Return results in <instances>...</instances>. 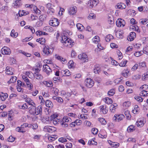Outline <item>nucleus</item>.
<instances>
[{
  "label": "nucleus",
  "mask_w": 148,
  "mask_h": 148,
  "mask_svg": "<svg viewBox=\"0 0 148 148\" xmlns=\"http://www.w3.org/2000/svg\"><path fill=\"white\" fill-rule=\"evenodd\" d=\"M29 113L32 115H41L42 113V107L41 106H39L37 108L32 106L29 108Z\"/></svg>",
  "instance_id": "1"
},
{
  "label": "nucleus",
  "mask_w": 148,
  "mask_h": 148,
  "mask_svg": "<svg viewBox=\"0 0 148 148\" xmlns=\"http://www.w3.org/2000/svg\"><path fill=\"white\" fill-rule=\"evenodd\" d=\"M71 121V119L68 116H64L62 120L61 123V125L62 127H68V124Z\"/></svg>",
  "instance_id": "2"
},
{
  "label": "nucleus",
  "mask_w": 148,
  "mask_h": 148,
  "mask_svg": "<svg viewBox=\"0 0 148 148\" xmlns=\"http://www.w3.org/2000/svg\"><path fill=\"white\" fill-rule=\"evenodd\" d=\"M53 50V49L50 48L48 46H45L43 49L42 54L45 56H49L51 54Z\"/></svg>",
  "instance_id": "3"
},
{
  "label": "nucleus",
  "mask_w": 148,
  "mask_h": 148,
  "mask_svg": "<svg viewBox=\"0 0 148 148\" xmlns=\"http://www.w3.org/2000/svg\"><path fill=\"white\" fill-rule=\"evenodd\" d=\"M86 86L88 88H91L92 87L94 84V81L90 78L86 79L84 82Z\"/></svg>",
  "instance_id": "4"
},
{
  "label": "nucleus",
  "mask_w": 148,
  "mask_h": 148,
  "mask_svg": "<svg viewBox=\"0 0 148 148\" xmlns=\"http://www.w3.org/2000/svg\"><path fill=\"white\" fill-rule=\"evenodd\" d=\"M25 6L26 8L29 7L31 9H33L34 11L36 14H40L41 12V11L37 7L34 5L27 4L25 5Z\"/></svg>",
  "instance_id": "5"
},
{
  "label": "nucleus",
  "mask_w": 148,
  "mask_h": 148,
  "mask_svg": "<svg viewBox=\"0 0 148 148\" xmlns=\"http://www.w3.org/2000/svg\"><path fill=\"white\" fill-rule=\"evenodd\" d=\"M99 3L98 0H90L88 3V6L90 8L96 6Z\"/></svg>",
  "instance_id": "6"
},
{
  "label": "nucleus",
  "mask_w": 148,
  "mask_h": 148,
  "mask_svg": "<svg viewBox=\"0 0 148 148\" xmlns=\"http://www.w3.org/2000/svg\"><path fill=\"white\" fill-rule=\"evenodd\" d=\"M124 118V116L123 114H115L113 118V119L114 121L119 122L123 120Z\"/></svg>",
  "instance_id": "7"
},
{
  "label": "nucleus",
  "mask_w": 148,
  "mask_h": 148,
  "mask_svg": "<svg viewBox=\"0 0 148 148\" xmlns=\"http://www.w3.org/2000/svg\"><path fill=\"white\" fill-rule=\"evenodd\" d=\"M49 23L50 25L54 27H56L58 26L60 23L58 19L54 18H52L49 21Z\"/></svg>",
  "instance_id": "8"
},
{
  "label": "nucleus",
  "mask_w": 148,
  "mask_h": 148,
  "mask_svg": "<svg viewBox=\"0 0 148 148\" xmlns=\"http://www.w3.org/2000/svg\"><path fill=\"white\" fill-rule=\"evenodd\" d=\"M116 25L118 27H123L125 26V22L123 19L121 18H119L116 21Z\"/></svg>",
  "instance_id": "9"
},
{
  "label": "nucleus",
  "mask_w": 148,
  "mask_h": 148,
  "mask_svg": "<svg viewBox=\"0 0 148 148\" xmlns=\"http://www.w3.org/2000/svg\"><path fill=\"white\" fill-rule=\"evenodd\" d=\"M1 51L2 53L4 55H9L11 53L10 49L6 47H3Z\"/></svg>",
  "instance_id": "10"
},
{
  "label": "nucleus",
  "mask_w": 148,
  "mask_h": 148,
  "mask_svg": "<svg viewBox=\"0 0 148 148\" xmlns=\"http://www.w3.org/2000/svg\"><path fill=\"white\" fill-rule=\"evenodd\" d=\"M76 12V8L75 6L70 7L68 9V13L71 15L75 14Z\"/></svg>",
  "instance_id": "11"
},
{
  "label": "nucleus",
  "mask_w": 148,
  "mask_h": 148,
  "mask_svg": "<svg viewBox=\"0 0 148 148\" xmlns=\"http://www.w3.org/2000/svg\"><path fill=\"white\" fill-rule=\"evenodd\" d=\"M43 71L48 75H49L52 72L51 69L47 64L43 65Z\"/></svg>",
  "instance_id": "12"
},
{
  "label": "nucleus",
  "mask_w": 148,
  "mask_h": 148,
  "mask_svg": "<svg viewBox=\"0 0 148 148\" xmlns=\"http://www.w3.org/2000/svg\"><path fill=\"white\" fill-rule=\"evenodd\" d=\"M54 128L53 127L46 126L44 127V130L45 132L51 133L54 131Z\"/></svg>",
  "instance_id": "13"
},
{
  "label": "nucleus",
  "mask_w": 148,
  "mask_h": 148,
  "mask_svg": "<svg viewBox=\"0 0 148 148\" xmlns=\"http://www.w3.org/2000/svg\"><path fill=\"white\" fill-rule=\"evenodd\" d=\"M136 37V34L134 32H131L130 35L127 37V39L129 41L133 40Z\"/></svg>",
  "instance_id": "14"
},
{
  "label": "nucleus",
  "mask_w": 148,
  "mask_h": 148,
  "mask_svg": "<svg viewBox=\"0 0 148 148\" xmlns=\"http://www.w3.org/2000/svg\"><path fill=\"white\" fill-rule=\"evenodd\" d=\"M13 6L14 8H17L19 7L21 5H22V3L21 1V0H16L13 3Z\"/></svg>",
  "instance_id": "15"
},
{
  "label": "nucleus",
  "mask_w": 148,
  "mask_h": 148,
  "mask_svg": "<svg viewBox=\"0 0 148 148\" xmlns=\"http://www.w3.org/2000/svg\"><path fill=\"white\" fill-rule=\"evenodd\" d=\"M126 7V6L125 4L121 3H117L115 6V8L116 9H125Z\"/></svg>",
  "instance_id": "16"
},
{
  "label": "nucleus",
  "mask_w": 148,
  "mask_h": 148,
  "mask_svg": "<svg viewBox=\"0 0 148 148\" xmlns=\"http://www.w3.org/2000/svg\"><path fill=\"white\" fill-rule=\"evenodd\" d=\"M78 58L80 59L84 60V62H86V58H87V56L85 53H82L78 55Z\"/></svg>",
  "instance_id": "17"
},
{
  "label": "nucleus",
  "mask_w": 148,
  "mask_h": 148,
  "mask_svg": "<svg viewBox=\"0 0 148 148\" xmlns=\"http://www.w3.org/2000/svg\"><path fill=\"white\" fill-rule=\"evenodd\" d=\"M41 119L42 122L44 123H45L47 124H49L51 123V121L50 119L49 118H41Z\"/></svg>",
  "instance_id": "18"
},
{
  "label": "nucleus",
  "mask_w": 148,
  "mask_h": 148,
  "mask_svg": "<svg viewBox=\"0 0 148 148\" xmlns=\"http://www.w3.org/2000/svg\"><path fill=\"white\" fill-rule=\"evenodd\" d=\"M65 41L64 43H63L65 46H69L71 47L72 46V43L73 42L70 39H68L67 40H64Z\"/></svg>",
  "instance_id": "19"
},
{
  "label": "nucleus",
  "mask_w": 148,
  "mask_h": 148,
  "mask_svg": "<svg viewBox=\"0 0 148 148\" xmlns=\"http://www.w3.org/2000/svg\"><path fill=\"white\" fill-rule=\"evenodd\" d=\"M35 78L38 80H41L43 78L42 75L39 73H35L34 74Z\"/></svg>",
  "instance_id": "20"
},
{
  "label": "nucleus",
  "mask_w": 148,
  "mask_h": 148,
  "mask_svg": "<svg viewBox=\"0 0 148 148\" xmlns=\"http://www.w3.org/2000/svg\"><path fill=\"white\" fill-rule=\"evenodd\" d=\"M55 58L56 59H57L59 60H60V61H62V63L63 64V63H66L67 62L66 60L64 58H62L60 56L57 55H56L55 56Z\"/></svg>",
  "instance_id": "21"
},
{
  "label": "nucleus",
  "mask_w": 148,
  "mask_h": 148,
  "mask_svg": "<svg viewBox=\"0 0 148 148\" xmlns=\"http://www.w3.org/2000/svg\"><path fill=\"white\" fill-rule=\"evenodd\" d=\"M6 73L8 75H12L13 74V69L12 68L7 66L5 69Z\"/></svg>",
  "instance_id": "22"
},
{
  "label": "nucleus",
  "mask_w": 148,
  "mask_h": 148,
  "mask_svg": "<svg viewBox=\"0 0 148 148\" xmlns=\"http://www.w3.org/2000/svg\"><path fill=\"white\" fill-rule=\"evenodd\" d=\"M109 143L111 146L112 147L115 148L118 147L119 146V144L116 142H112L110 140L108 141Z\"/></svg>",
  "instance_id": "23"
},
{
  "label": "nucleus",
  "mask_w": 148,
  "mask_h": 148,
  "mask_svg": "<svg viewBox=\"0 0 148 148\" xmlns=\"http://www.w3.org/2000/svg\"><path fill=\"white\" fill-rule=\"evenodd\" d=\"M45 86L48 87H51L53 86V84L52 82L51 81H44L43 82Z\"/></svg>",
  "instance_id": "24"
},
{
  "label": "nucleus",
  "mask_w": 148,
  "mask_h": 148,
  "mask_svg": "<svg viewBox=\"0 0 148 148\" xmlns=\"http://www.w3.org/2000/svg\"><path fill=\"white\" fill-rule=\"evenodd\" d=\"M8 95L6 93H3L2 92L0 94V98L2 101H5L8 97Z\"/></svg>",
  "instance_id": "25"
},
{
  "label": "nucleus",
  "mask_w": 148,
  "mask_h": 148,
  "mask_svg": "<svg viewBox=\"0 0 148 148\" xmlns=\"http://www.w3.org/2000/svg\"><path fill=\"white\" fill-rule=\"evenodd\" d=\"M100 111L102 112L103 113L105 114L107 113L108 110L106 109L105 105H102L100 106Z\"/></svg>",
  "instance_id": "26"
},
{
  "label": "nucleus",
  "mask_w": 148,
  "mask_h": 148,
  "mask_svg": "<svg viewBox=\"0 0 148 148\" xmlns=\"http://www.w3.org/2000/svg\"><path fill=\"white\" fill-rule=\"evenodd\" d=\"M117 106V104L114 103L113 104H112L110 107V111L114 113L115 111L116 107Z\"/></svg>",
  "instance_id": "27"
},
{
  "label": "nucleus",
  "mask_w": 148,
  "mask_h": 148,
  "mask_svg": "<svg viewBox=\"0 0 148 148\" xmlns=\"http://www.w3.org/2000/svg\"><path fill=\"white\" fill-rule=\"evenodd\" d=\"M46 106L49 108H52L53 106V104L51 101L49 100H47L45 102Z\"/></svg>",
  "instance_id": "28"
},
{
  "label": "nucleus",
  "mask_w": 148,
  "mask_h": 148,
  "mask_svg": "<svg viewBox=\"0 0 148 148\" xmlns=\"http://www.w3.org/2000/svg\"><path fill=\"white\" fill-rule=\"evenodd\" d=\"M94 72L96 74H99L101 71L100 68L98 65L95 66V68L94 69Z\"/></svg>",
  "instance_id": "29"
},
{
  "label": "nucleus",
  "mask_w": 148,
  "mask_h": 148,
  "mask_svg": "<svg viewBox=\"0 0 148 148\" xmlns=\"http://www.w3.org/2000/svg\"><path fill=\"white\" fill-rule=\"evenodd\" d=\"M140 95L141 97H146L148 95V91L142 90L140 92Z\"/></svg>",
  "instance_id": "30"
},
{
  "label": "nucleus",
  "mask_w": 148,
  "mask_h": 148,
  "mask_svg": "<svg viewBox=\"0 0 148 148\" xmlns=\"http://www.w3.org/2000/svg\"><path fill=\"white\" fill-rule=\"evenodd\" d=\"M127 62V61L125 59H123L120 62L119 65L121 67H125L127 66L126 64Z\"/></svg>",
  "instance_id": "31"
},
{
  "label": "nucleus",
  "mask_w": 148,
  "mask_h": 148,
  "mask_svg": "<svg viewBox=\"0 0 148 148\" xmlns=\"http://www.w3.org/2000/svg\"><path fill=\"white\" fill-rule=\"evenodd\" d=\"M51 90L52 92L56 96H57L58 95L59 90L57 88L52 87L51 88Z\"/></svg>",
  "instance_id": "32"
},
{
  "label": "nucleus",
  "mask_w": 148,
  "mask_h": 148,
  "mask_svg": "<svg viewBox=\"0 0 148 148\" xmlns=\"http://www.w3.org/2000/svg\"><path fill=\"white\" fill-rule=\"evenodd\" d=\"M135 130L134 126L133 125L129 126L127 128V131L128 132H133Z\"/></svg>",
  "instance_id": "33"
},
{
  "label": "nucleus",
  "mask_w": 148,
  "mask_h": 148,
  "mask_svg": "<svg viewBox=\"0 0 148 148\" xmlns=\"http://www.w3.org/2000/svg\"><path fill=\"white\" fill-rule=\"evenodd\" d=\"M136 124L138 127H142L144 125L143 121L140 119H139L136 122Z\"/></svg>",
  "instance_id": "34"
},
{
  "label": "nucleus",
  "mask_w": 148,
  "mask_h": 148,
  "mask_svg": "<svg viewBox=\"0 0 148 148\" xmlns=\"http://www.w3.org/2000/svg\"><path fill=\"white\" fill-rule=\"evenodd\" d=\"M17 78L16 76H12L11 77L10 80L8 82V84L14 83L16 81Z\"/></svg>",
  "instance_id": "35"
},
{
  "label": "nucleus",
  "mask_w": 148,
  "mask_h": 148,
  "mask_svg": "<svg viewBox=\"0 0 148 148\" xmlns=\"http://www.w3.org/2000/svg\"><path fill=\"white\" fill-rule=\"evenodd\" d=\"M61 72L66 76H69L71 75L70 72L68 69H66L65 70H62L61 71Z\"/></svg>",
  "instance_id": "36"
},
{
  "label": "nucleus",
  "mask_w": 148,
  "mask_h": 148,
  "mask_svg": "<svg viewBox=\"0 0 148 148\" xmlns=\"http://www.w3.org/2000/svg\"><path fill=\"white\" fill-rule=\"evenodd\" d=\"M93 42L95 43H97L99 42L100 41V38L98 36H96L92 39Z\"/></svg>",
  "instance_id": "37"
},
{
  "label": "nucleus",
  "mask_w": 148,
  "mask_h": 148,
  "mask_svg": "<svg viewBox=\"0 0 148 148\" xmlns=\"http://www.w3.org/2000/svg\"><path fill=\"white\" fill-rule=\"evenodd\" d=\"M113 38V36L110 34L107 35L106 38L105 40L107 42H109L110 40Z\"/></svg>",
  "instance_id": "38"
},
{
  "label": "nucleus",
  "mask_w": 148,
  "mask_h": 148,
  "mask_svg": "<svg viewBox=\"0 0 148 148\" xmlns=\"http://www.w3.org/2000/svg\"><path fill=\"white\" fill-rule=\"evenodd\" d=\"M54 10L53 8L48 9L47 11V14L49 16L52 15L54 14Z\"/></svg>",
  "instance_id": "39"
},
{
  "label": "nucleus",
  "mask_w": 148,
  "mask_h": 148,
  "mask_svg": "<svg viewBox=\"0 0 148 148\" xmlns=\"http://www.w3.org/2000/svg\"><path fill=\"white\" fill-rule=\"evenodd\" d=\"M98 120L102 125H105L106 124V121L103 118H100L98 119Z\"/></svg>",
  "instance_id": "40"
},
{
  "label": "nucleus",
  "mask_w": 148,
  "mask_h": 148,
  "mask_svg": "<svg viewBox=\"0 0 148 148\" xmlns=\"http://www.w3.org/2000/svg\"><path fill=\"white\" fill-rule=\"evenodd\" d=\"M105 102L108 104H111L112 103V99L109 97H106L104 99Z\"/></svg>",
  "instance_id": "41"
},
{
  "label": "nucleus",
  "mask_w": 148,
  "mask_h": 148,
  "mask_svg": "<svg viewBox=\"0 0 148 148\" xmlns=\"http://www.w3.org/2000/svg\"><path fill=\"white\" fill-rule=\"evenodd\" d=\"M22 78L24 81L26 83V84L27 85L28 84H30L31 83L29 82V80L28 79L27 77L25 75H23L22 76Z\"/></svg>",
  "instance_id": "42"
},
{
  "label": "nucleus",
  "mask_w": 148,
  "mask_h": 148,
  "mask_svg": "<svg viewBox=\"0 0 148 148\" xmlns=\"http://www.w3.org/2000/svg\"><path fill=\"white\" fill-rule=\"evenodd\" d=\"M76 27L80 31H82L84 28L83 25L80 23L77 24Z\"/></svg>",
  "instance_id": "43"
},
{
  "label": "nucleus",
  "mask_w": 148,
  "mask_h": 148,
  "mask_svg": "<svg viewBox=\"0 0 148 148\" xmlns=\"http://www.w3.org/2000/svg\"><path fill=\"white\" fill-rule=\"evenodd\" d=\"M115 92V90L113 89H112L110 90L108 92V95L110 97L111 96H113Z\"/></svg>",
  "instance_id": "44"
},
{
  "label": "nucleus",
  "mask_w": 148,
  "mask_h": 148,
  "mask_svg": "<svg viewBox=\"0 0 148 148\" xmlns=\"http://www.w3.org/2000/svg\"><path fill=\"white\" fill-rule=\"evenodd\" d=\"M26 101L29 104V105H33L34 104V103L33 101L30 98H27L26 99Z\"/></svg>",
  "instance_id": "45"
},
{
  "label": "nucleus",
  "mask_w": 148,
  "mask_h": 148,
  "mask_svg": "<svg viewBox=\"0 0 148 148\" xmlns=\"http://www.w3.org/2000/svg\"><path fill=\"white\" fill-rule=\"evenodd\" d=\"M10 35L12 37H16L18 35V33L17 32L15 33L14 29H12L11 33Z\"/></svg>",
  "instance_id": "46"
},
{
  "label": "nucleus",
  "mask_w": 148,
  "mask_h": 148,
  "mask_svg": "<svg viewBox=\"0 0 148 148\" xmlns=\"http://www.w3.org/2000/svg\"><path fill=\"white\" fill-rule=\"evenodd\" d=\"M148 78V72L142 75V79L143 80H147Z\"/></svg>",
  "instance_id": "47"
},
{
  "label": "nucleus",
  "mask_w": 148,
  "mask_h": 148,
  "mask_svg": "<svg viewBox=\"0 0 148 148\" xmlns=\"http://www.w3.org/2000/svg\"><path fill=\"white\" fill-rule=\"evenodd\" d=\"M129 71L128 70H124L123 71L122 73V75L123 76L126 77L128 76Z\"/></svg>",
  "instance_id": "48"
},
{
  "label": "nucleus",
  "mask_w": 148,
  "mask_h": 148,
  "mask_svg": "<svg viewBox=\"0 0 148 148\" xmlns=\"http://www.w3.org/2000/svg\"><path fill=\"white\" fill-rule=\"evenodd\" d=\"M96 17L95 15L94 14L90 13L88 17V18L89 19L95 18Z\"/></svg>",
  "instance_id": "49"
},
{
  "label": "nucleus",
  "mask_w": 148,
  "mask_h": 148,
  "mask_svg": "<svg viewBox=\"0 0 148 148\" xmlns=\"http://www.w3.org/2000/svg\"><path fill=\"white\" fill-rule=\"evenodd\" d=\"M135 99L139 102H141L143 101V99L141 97L139 96H136L135 97Z\"/></svg>",
  "instance_id": "50"
},
{
  "label": "nucleus",
  "mask_w": 148,
  "mask_h": 148,
  "mask_svg": "<svg viewBox=\"0 0 148 148\" xmlns=\"http://www.w3.org/2000/svg\"><path fill=\"white\" fill-rule=\"evenodd\" d=\"M147 19H141L139 20L140 23L142 24H145L147 23Z\"/></svg>",
  "instance_id": "51"
},
{
  "label": "nucleus",
  "mask_w": 148,
  "mask_h": 148,
  "mask_svg": "<svg viewBox=\"0 0 148 148\" xmlns=\"http://www.w3.org/2000/svg\"><path fill=\"white\" fill-rule=\"evenodd\" d=\"M130 105V102L129 101L125 102L123 104V106L126 108L128 107Z\"/></svg>",
  "instance_id": "52"
},
{
  "label": "nucleus",
  "mask_w": 148,
  "mask_h": 148,
  "mask_svg": "<svg viewBox=\"0 0 148 148\" xmlns=\"http://www.w3.org/2000/svg\"><path fill=\"white\" fill-rule=\"evenodd\" d=\"M69 39L67 37L63 36L62 37L61 40V42L62 43H64L65 41H64V40H68V39Z\"/></svg>",
  "instance_id": "53"
},
{
  "label": "nucleus",
  "mask_w": 148,
  "mask_h": 148,
  "mask_svg": "<svg viewBox=\"0 0 148 148\" xmlns=\"http://www.w3.org/2000/svg\"><path fill=\"white\" fill-rule=\"evenodd\" d=\"M142 54H143V53L142 52V51H138L136 52L134 54V55L137 57H139L140 56H141Z\"/></svg>",
  "instance_id": "54"
},
{
  "label": "nucleus",
  "mask_w": 148,
  "mask_h": 148,
  "mask_svg": "<svg viewBox=\"0 0 148 148\" xmlns=\"http://www.w3.org/2000/svg\"><path fill=\"white\" fill-rule=\"evenodd\" d=\"M94 138H93L92 140H89L88 142V143L89 145H97V143L96 142H95L94 141V140H93Z\"/></svg>",
  "instance_id": "55"
},
{
  "label": "nucleus",
  "mask_w": 148,
  "mask_h": 148,
  "mask_svg": "<svg viewBox=\"0 0 148 148\" xmlns=\"http://www.w3.org/2000/svg\"><path fill=\"white\" fill-rule=\"evenodd\" d=\"M91 132L93 134H96L98 132V130L96 128H93L92 129Z\"/></svg>",
  "instance_id": "56"
},
{
  "label": "nucleus",
  "mask_w": 148,
  "mask_h": 148,
  "mask_svg": "<svg viewBox=\"0 0 148 148\" xmlns=\"http://www.w3.org/2000/svg\"><path fill=\"white\" fill-rule=\"evenodd\" d=\"M15 138L13 137L12 136H10L8 138V141L12 142H13L15 140Z\"/></svg>",
  "instance_id": "57"
},
{
  "label": "nucleus",
  "mask_w": 148,
  "mask_h": 148,
  "mask_svg": "<svg viewBox=\"0 0 148 148\" xmlns=\"http://www.w3.org/2000/svg\"><path fill=\"white\" fill-rule=\"evenodd\" d=\"M148 88V86L146 84H144L140 88V89H141L142 90H147Z\"/></svg>",
  "instance_id": "58"
},
{
  "label": "nucleus",
  "mask_w": 148,
  "mask_h": 148,
  "mask_svg": "<svg viewBox=\"0 0 148 148\" xmlns=\"http://www.w3.org/2000/svg\"><path fill=\"white\" fill-rule=\"evenodd\" d=\"M74 65V63L73 62V61H70L68 63V66L70 68H71L73 67Z\"/></svg>",
  "instance_id": "59"
},
{
  "label": "nucleus",
  "mask_w": 148,
  "mask_h": 148,
  "mask_svg": "<svg viewBox=\"0 0 148 148\" xmlns=\"http://www.w3.org/2000/svg\"><path fill=\"white\" fill-rule=\"evenodd\" d=\"M58 117V116L57 115L55 114H53L52 115H51L49 118L50 119V120L51 121L53 120V119H57L56 118Z\"/></svg>",
  "instance_id": "60"
},
{
  "label": "nucleus",
  "mask_w": 148,
  "mask_h": 148,
  "mask_svg": "<svg viewBox=\"0 0 148 148\" xmlns=\"http://www.w3.org/2000/svg\"><path fill=\"white\" fill-rule=\"evenodd\" d=\"M74 122L76 125H80L82 123V121L79 119H77Z\"/></svg>",
  "instance_id": "61"
},
{
  "label": "nucleus",
  "mask_w": 148,
  "mask_h": 148,
  "mask_svg": "<svg viewBox=\"0 0 148 148\" xmlns=\"http://www.w3.org/2000/svg\"><path fill=\"white\" fill-rule=\"evenodd\" d=\"M58 140L59 142L62 143L67 141V140L65 138L63 137L60 138L58 139Z\"/></svg>",
  "instance_id": "62"
},
{
  "label": "nucleus",
  "mask_w": 148,
  "mask_h": 148,
  "mask_svg": "<svg viewBox=\"0 0 148 148\" xmlns=\"http://www.w3.org/2000/svg\"><path fill=\"white\" fill-rule=\"evenodd\" d=\"M121 78H117L114 80V82L116 84H118L121 82Z\"/></svg>",
  "instance_id": "63"
},
{
  "label": "nucleus",
  "mask_w": 148,
  "mask_h": 148,
  "mask_svg": "<svg viewBox=\"0 0 148 148\" xmlns=\"http://www.w3.org/2000/svg\"><path fill=\"white\" fill-rule=\"evenodd\" d=\"M124 114L127 118L130 117V112L128 110H125V111Z\"/></svg>",
  "instance_id": "64"
}]
</instances>
